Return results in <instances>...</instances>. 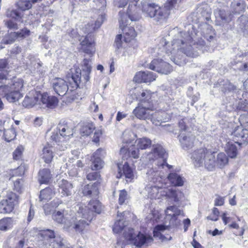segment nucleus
<instances>
[{
  "label": "nucleus",
  "instance_id": "54",
  "mask_svg": "<svg viewBox=\"0 0 248 248\" xmlns=\"http://www.w3.org/2000/svg\"><path fill=\"white\" fill-rule=\"evenodd\" d=\"M22 167L17 168L16 169L11 170L9 171V179L12 177L20 175L22 174Z\"/></svg>",
  "mask_w": 248,
  "mask_h": 248
},
{
  "label": "nucleus",
  "instance_id": "61",
  "mask_svg": "<svg viewBox=\"0 0 248 248\" xmlns=\"http://www.w3.org/2000/svg\"><path fill=\"white\" fill-rule=\"evenodd\" d=\"M102 135V132L101 130H96L93 135V141L95 143H98L99 141L100 137Z\"/></svg>",
  "mask_w": 248,
  "mask_h": 248
},
{
  "label": "nucleus",
  "instance_id": "50",
  "mask_svg": "<svg viewBox=\"0 0 248 248\" xmlns=\"http://www.w3.org/2000/svg\"><path fill=\"white\" fill-rule=\"evenodd\" d=\"M135 146L131 147L128 149V154L130 157H133L134 158H138L139 157V150L138 147L136 148Z\"/></svg>",
  "mask_w": 248,
  "mask_h": 248
},
{
  "label": "nucleus",
  "instance_id": "58",
  "mask_svg": "<svg viewBox=\"0 0 248 248\" xmlns=\"http://www.w3.org/2000/svg\"><path fill=\"white\" fill-rule=\"evenodd\" d=\"M219 16L222 20L225 22H229L232 20V16L231 15H229V16H227L225 11L220 10L219 13Z\"/></svg>",
  "mask_w": 248,
  "mask_h": 248
},
{
  "label": "nucleus",
  "instance_id": "10",
  "mask_svg": "<svg viewBox=\"0 0 248 248\" xmlns=\"http://www.w3.org/2000/svg\"><path fill=\"white\" fill-rule=\"evenodd\" d=\"M78 210V214H81L83 218L91 222L93 217V213H100L101 211V205L99 201L97 200H91L88 204L85 206L82 204H78L76 207Z\"/></svg>",
  "mask_w": 248,
  "mask_h": 248
},
{
  "label": "nucleus",
  "instance_id": "19",
  "mask_svg": "<svg viewBox=\"0 0 248 248\" xmlns=\"http://www.w3.org/2000/svg\"><path fill=\"white\" fill-rule=\"evenodd\" d=\"M179 140L182 148L186 150L192 148L194 145L195 137L190 133H181Z\"/></svg>",
  "mask_w": 248,
  "mask_h": 248
},
{
  "label": "nucleus",
  "instance_id": "55",
  "mask_svg": "<svg viewBox=\"0 0 248 248\" xmlns=\"http://www.w3.org/2000/svg\"><path fill=\"white\" fill-rule=\"evenodd\" d=\"M235 89V87L232 85L229 81H227L224 84H223L222 87V91L225 93L227 91H233Z\"/></svg>",
  "mask_w": 248,
  "mask_h": 248
},
{
  "label": "nucleus",
  "instance_id": "5",
  "mask_svg": "<svg viewBox=\"0 0 248 248\" xmlns=\"http://www.w3.org/2000/svg\"><path fill=\"white\" fill-rule=\"evenodd\" d=\"M120 28L123 31V35L125 42H129L136 36L137 33L132 26H128V18L131 21H136L140 19V16L137 11L136 5H129L126 14L120 11L119 13Z\"/></svg>",
  "mask_w": 248,
  "mask_h": 248
},
{
  "label": "nucleus",
  "instance_id": "53",
  "mask_svg": "<svg viewBox=\"0 0 248 248\" xmlns=\"http://www.w3.org/2000/svg\"><path fill=\"white\" fill-rule=\"evenodd\" d=\"M219 211L217 208L214 207L212 210V213L210 216L207 217L208 219L212 221H217L218 219Z\"/></svg>",
  "mask_w": 248,
  "mask_h": 248
},
{
  "label": "nucleus",
  "instance_id": "57",
  "mask_svg": "<svg viewBox=\"0 0 248 248\" xmlns=\"http://www.w3.org/2000/svg\"><path fill=\"white\" fill-rule=\"evenodd\" d=\"M127 199V192L124 190L120 191L119 202L120 204H123L125 201Z\"/></svg>",
  "mask_w": 248,
  "mask_h": 248
},
{
  "label": "nucleus",
  "instance_id": "1",
  "mask_svg": "<svg viewBox=\"0 0 248 248\" xmlns=\"http://www.w3.org/2000/svg\"><path fill=\"white\" fill-rule=\"evenodd\" d=\"M205 47L203 40L201 39L196 43L194 36L180 32L175 36L170 45L167 42L166 39L162 38L158 49L161 52L165 50L169 55L175 54L180 50L187 56L196 57L205 50Z\"/></svg>",
  "mask_w": 248,
  "mask_h": 248
},
{
  "label": "nucleus",
  "instance_id": "45",
  "mask_svg": "<svg viewBox=\"0 0 248 248\" xmlns=\"http://www.w3.org/2000/svg\"><path fill=\"white\" fill-rule=\"evenodd\" d=\"M3 200L7 201L9 204L13 205V207H15V206L18 203L17 196L12 192L8 193L7 195L6 199Z\"/></svg>",
  "mask_w": 248,
  "mask_h": 248
},
{
  "label": "nucleus",
  "instance_id": "17",
  "mask_svg": "<svg viewBox=\"0 0 248 248\" xmlns=\"http://www.w3.org/2000/svg\"><path fill=\"white\" fill-rule=\"evenodd\" d=\"M38 96H40L39 107L53 108L58 105V99L54 96H49L46 93L43 94L40 93Z\"/></svg>",
  "mask_w": 248,
  "mask_h": 248
},
{
  "label": "nucleus",
  "instance_id": "20",
  "mask_svg": "<svg viewBox=\"0 0 248 248\" xmlns=\"http://www.w3.org/2000/svg\"><path fill=\"white\" fill-rule=\"evenodd\" d=\"M118 169V174L117 175L118 178H121L124 175L125 178L129 179L131 181L134 178V174L132 169L129 167L127 162H119L117 164Z\"/></svg>",
  "mask_w": 248,
  "mask_h": 248
},
{
  "label": "nucleus",
  "instance_id": "42",
  "mask_svg": "<svg viewBox=\"0 0 248 248\" xmlns=\"http://www.w3.org/2000/svg\"><path fill=\"white\" fill-rule=\"evenodd\" d=\"M14 209L13 205L9 204L7 201L2 200L0 202V214H8L12 212Z\"/></svg>",
  "mask_w": 248,
  "mask_h": 248
},
{
  "label": "nucleus",
  "instance_id": "27",
  "mask_svg": "<svg viewBox=\"0 0 248 248\" xmlns=\"http://www.w3.org/2000/svg\"><path fill=\"white\" fill-rule=\"evenodd\" d=\"M147 178L149 183H163L164 179L160 175V173L155 169H151L146 173Z\"/></svg>",
  "mask_w": 248,
  "mask_h": 248
},
{
  "label": "nucleus",
  "instance_id": "36",
  "mask_svg": "<svg viewBox=\"0 0 248 248\" xmlns=\"http://www.w3.org/2000/svg\"><path fill=\"white\" fill-rule=\"evenodd\" d=\"M55 195V191L52 188L46 187L40 191V200L41 201H48Z\"/></svg>",
  "mask_w": 248,
  "mask_h": 248
},
{
  "label": "nucleus",
  "instance_id": "46",
  "mask_svg": "<svg viewBox=\"0 0 248 248\" xmlns=\"http://www.w3.org/2000/svg\"><path fill=\"white\" fill-rule=\"evenodd\" d=\"M16 136L15 130L13 128L5 130L4 137L6 141L9 142L14 140Z\"/></svg>",
  "mask_w": 248,
  "mask_h": 248
},
{
  "label": "nucleus",
  "instance_id": "13",
  "mask_svg": "<svg viewBox=\"0 0 248 248\" xmlns=\"http://www.w3.org/2000/svg\"><path fill=\"white\" fill-rule=\"evenodd\" d=\"M40 234L45 240L49 239L51 243L50 246H51L52 248H69L65 241L61 236H55L54 232L52 230H43Z\"/></svg>",
  "mask_w": 248,
  "mask_h": 248
},
{
  "label": "nucleus",
  "instance_id": "31",
  "mask_svg": "<svg viewBox=\"0 0 248 248\" xmlns=\"http://www.w3.org/2000/svg\"><path fill=\"white\" fill-rule=\"evenodd\" d=\"M95 129L94 124L92 122L83 123L80 129V134L82 136L90 135Z\"/></svg>",
  "mask_w": 248,
  "mask_h": 248
},
{
  "label": "nucleus",
  "instance_id": "52",
  "mask_svg": "<svg viewBox=\"0 0 248 248\" xmlns=\"http://www.w3.org/2000/svg\"><path fill=\"white\" fill-rule=\"evenodd\" d=\"M24 148L22 146H18L13 152V158L15 160H18L22 156Z\"/></svg>",
  "mask_w": 248,
  "mask_h": 248
},
{
  "label": "nucleus",
  "instance_id": "48",
  "mask_svg": "<svg viewBox=\"0 0 248 248\" xmlns=\"http://www.w3.org/2000/svg\"><path fill=\"white\" fill-rule=\"evenodd\" d=\"M168 226L164 225H158L154 230V236L160 238L162 236L161 232L166 230Z\"/></svg>",
  "mask_w": 248,
  "mask_h": 248
},
{
  "label": "nucleus",
  "instance_id": "56",
  "mask_svg": "<svg viewBox=\"0 0 248 248\" xmlns=\"http://www.w3.org/2000/svg\"><path fill=\"white\" fill-rule=\"evenodd\" d=\"M239 120L242 125L248 129V115H241Z\"/></svg>",
  "mask_w": 248,
  "mask_h": 248
},
{
  "label": "nucleus",
  "instance_id": "12",
  "mask_svg": "<svg viewBox=\"0 0 248 248\" xmlns=\"http://www.w3.org/2000/svg\"><path fill=\"white\" fill-rule=\"evenodd\" d=\"M145 155V157L150 161H156L155 164L158 167L164 168L165 165L169 167L166 162L167 155L165 150L160 145H154L152 151Z\"/></svg>",
  "mask_w": 248,
  "mask_h": 248
},
{
  "label": "nucleus",
  "instance_id": "9",
  "mask_svg": "<svg viewBox=\"0 0 248 248\" xmlns=\"http://www.w3.org/2000/svg\"><path fill=\"white\" fill-rule=\"evenodd\" d=\"M91 61L90 59L84 58L81 64V70L75 68L73 69L74 72L72 71V78L77 86L80 82L85 83L89 80L92 70Z\"/></svg>",
  "mask_w": 248,
  "mask_h": 248
},
{
  "label": "nucleus",
  "instance_id": "41",
  "mask_svg": "<svg viewBox=\"0 0 248 248\" xmlns=\"http://www.w3.org/2000/svg\"><path fill=\"white\" fill-rule=\"evenodd\" d=\"M13 225V219L11 217H5L0 220V230L6 231Z\"/></svg>",
  "mask_w": 248,
  "mask_h": 248
},
{
  "label": "nucleus",
  "instance_id": "40",
  "mask_svg": "<svg viewBox=\"0 0 248 248\" xmlns=\"http://www.w3.org/2000/svg\"><path fill=\"white\" fill-rule=\"evenodd\" d=\"M232 8L233 9L234 14H240L245 9V6L241 0H234L232 2Z\"/></svg>",
  "mask_w": 248,
  "mask_h": 248
},
{
  "label": "nucleus",
  "instance_id": "8",
  "mask_svg": "<svg viewBox=\"0 0 248 248\" xmlns=\"http://www.w3.org/2000/svg\"><path fill=\"white\" fill-rule=\"evenodd\" d=\"M84 219L82 214H75L73 212V215L70 217L69 222L65 224L66 231L70 232L74 230L76 232L79 233L83 237H84L85 234L88 230L90 222L87 220L86 221Z\"/></svg>",
  "mask_w": 248,
  "mask_h": 248
},
{
  "label": "nucleus",
  "instance_id": "39",
  "mask_svg": "<svg viewBox=\"0 0 248 248\" xmlns=\"http://www.w3.org/2000/svg\"><path fill=\"white\" fill-rule=\"evenodd\" d=\"M51 178L50 171L47 169H43L39 172L38 180L40 184L47 183Z\"/></svg>",
  "mask_w": 248,
  "mask_h": 248
},
{
  "label": "nucleus",
  "instance_id": "11",
  "mask_svg": "<svg viewBox=\"0 0 248 248\" xmlns=\"http://www.w3.org/2000/svg\"><path fill=\"white\" fill-rule=\"evenodd\" d=\"M125 239L137 247H141L144 245H150L153 241V238L144 234L140 232L136 233L133 229L128 228L124 234Z\"/></svg>",
  "mask_w": 248,
  "mask_h": 248
},
{
  "label": "nucleus",
  "instance_id": "33",
  "mask_svg": "<svg viewBox=\"0 0 248 248\" xmlns=\"http://www.w3.org/2000/svg\"><path fill=\"white\" fill-rule=\"evenodd\" d=\"M82 193L85 196L91 194L97 195L98 193L97 185L95 183H90L85 186L83 188Z\"/></svg>",
  "mask_w": 248,
  "mask_h": 248
},
{
  "label": "nucleus",
  "instance_id": "18",
  "mask_svg": "<svg viewBox=\"0 0 248 248\" xmlns=\"http://www.w3.org/2000/svg\"><path fill=\"white\" fill-rule=\"evenodd\" d=\"M73 212V211L70 209L63 211L62 212L60 211H55L52 214V218L58 223L63 224V229L66 230L65 224L70 221Z\"/></svg>",
  "mask_w": 248,
  "mask_h": 248
},
{
  "label": "nucleus",
  "instance_id": "16",
  "mask_svg": "<svg viewBox=\"0 0 248 248\" xmlns=\"http://www.w3.org/2000/svg\"><path fill=\"white\" fill-rule=\"evenodd\" d=\"M165 214L166 219L170 220V226H175L179 224L180 221L177 219L178 216L181 215L183 216V211L175 206L168 207L165 210Z\"/></svg>",
  "mask_w": 248,
  "mask_h": 248
},
{
  "label": "nucleus",
  "instance_id": "38",
  "mask_svg": "<svg viewBox=\"0 0 248 248\" xmlns=\"http://www.w3.org/2000/svg\"><path fill=\"white\" fill-rule=\"evenodd\" d=\"M238 110L248 111V92L242 94V98H240L237 106Z\"/></svg>",
  "mask_w": 248,
  "mask_h": 248
},
{
  "label": "nucleus",
  "instance_id": "32",
  "mask_svg": "<svg viewBox=\"0 0 248 248\" xmlns=\"http://www.w3.org/2000/svg\"><path fill=\"white\" fill-rule=\"evenodd\" d=\"M232 134L238 138L246 140L248 138V129L241 124L235 128L232 132Z\"/></svg>",
  "mask_w": 248,
  "mask_h": 248
},
{
  "label": "nucleus",
  "instance_id": "64",
  "mask_svg": "<svg viewBox=\"0 0 248 248\" xmlns=\"http://www.w3.org/2000/svg\"><path fill=\"white\" fill-rule=\"evenodd\" d=\"M224 203V198L218 196L215 200V206H221Z\"/></svg>",
  "mask_w": 248,
  "mask_h": 248
},
{
  "label": "nucleus",
  "instance_id": "14",
  "mask_svg": "<svg viewBox=\"0 0 248 248\" xmlns=\"http://www.w3.org/2000/svg\"><path fill=\"white\" fill-rule=\"evenodd\" d=\"M79 41L82 51L89 55L90 57H92L95 52L93 38L91 35L88 34L85 37L82 36Z\"/></svg>",
  "mask_w": 248,
  "mask_h": 248
},
{
  "label": "nucleus",
  "instance_id": "26",
  "mask_svg": "<svg viewBox=\"0 0 248 248\" xmlns=\"http://www.w3.org/2000/svg\"><path fill=\"white\" fill-rule=\"evenodd\" d=\"M60 193L62 197H68L72 194L73 185L68 181L62 179L58 182Z\"/></svg>",
  "mask_w": 248,
  "mask_h": 248
},
{
  "label": "nucleus",
  "instance_id": "25",
  "mask_svg": "<svg viewBox=\"0 0 248 248\" xmlns=\"http://www.w3.org/2000/svg\"><path fill=\"white\" fill-rule=\"evenodd\" d=\"M137 94V99L139 100L140 103L153 104L152 98L155 95L154 93H152L150 90L140 89Z\"/></svg>",
  "mask_w": 248,
  "mask_h": 248
},
{
  "label": "nucleus",
  "instance_id": "6",
  "mask_svg": "<svg viewBox=\"0 0 248 248\" xmlns=\"http://www.w3.org/2000/svg\"><path fill=\"white\" fill-rule=\"evenodd\" d=\"M141 6L142 12L146 16L154 18L155 20L160 23L165 21L170 14L164 6L160 7L154 3L142 1Z\"/></svg>",
  "mask_w": 248,
  "mask_h": 248
},
{
  "label": "nucleus",
  "instance_id": "43",
  "mask_svg": "<svg viewBox=\"0 0 248 248\" xmlns=\"http://www.w3.org/2000/svg\"><path fill=\"white\" fill-rule=\"evenodd\" d=\"M103 16H101V17L95 21L94 24L92 23L91 25H87V26L85 28V32L89 34L94 31L96 28H99L103 22Z\"/></svg>",
  "mask_w": 248,
  "mask_h": 248
},
{
  "label": "nucleus",
  "instance_id": "28",
  "mask_svg": "<svg viewBox=\"0 0 248 248\" xmlns=\"http://www.w3.org/2000/svg\"><path fill=\"white\" fill-rule=\"evenodd\" d=\"M125 212L122 213H118L117 218L116 221L115 222L113 227V231L115 233L120 232L126 226L127 223L124 220V216Z\"/></svg>",
  "mask_w": 248,
  "mask_h": 248
},
{
  "label": "nucleus",
  "instance_id": "62",
  "mask_svg": "<svg viewBox=\"0 0 248 248\" xmlns=\"http://www.w3.org/2000/svg\"><path fill=\"white\" fill-rule=\"evenodd\" d=\"M5 25L10 29H17V25L16 23H14L12 20L4 21Z\"/></svg>",
  "mask_w": 248,
  "mask_h": 248
},
{
  "label": "nucleus",
  "instance_id": "15",
  "mask_svg": "<svg viewBox=\"0 0 248 248\" xmlns=\"http://www.w3.org/2000/svg\"><path fill=\"white\" fill-rule=\"evenodd\" d=\"M149 68L164 74H168L172 71V68L169 63L159 59L153 60L149 65Z\"/></svg>",
  "mask_w": 248,
  "mask_h": 248
},
{
  "label": "nucleus",
  "instance_id": "29",
  "mask_svg": "<svg viewBox=\"0 0 248 248\" xmlns=\"http://www.w3.org/2000/svg\"><path fill=\"white\" fill-rule=\"evenodd\" d=\"M41 156L46 163H50L54 157L53 147L49 145L45 146L43 149Z\"/></svg>",
  "mask_w": 248,
  "mask_h": 248
},
{
  "label": "nucleus",
  "instance_id": "2",
  "mask_svg": "<svg viewBox=\"0 0 248 248\" xmlns=\"http://www.w3.org/2000/svg\"><path fill=\"white\" fill-rule=\"evenodd\" d=\"M216 153L205 147L195 150L191 154V158L194 166L200 167L204 166L207 170H212L216 166L220 168L228 163V158L224 153L218 154L216 159Z\"/></svg>",
  "mask_w": 248,
  "mask_h": 248
},
{
  "label": "nucleus",
  "instance_id": "24",
  "mask_svg": "<svg viewBox=\"0 0 248 248\" xmlns=\"http://www.w3.org/2000/svg\"><path fill=\"white\" fill-rule=\"evenodd\" d=\"M52 85L55 92L60 96L64 95L68 91L66 82L61 78H54Z\"/></svg>",
  "mask_w": 248,
  "mask_h": 248
},
{
  "label": "nucleus",
  "instance_id": "35",
  "mask_svg": "<svg viewBox=\"0 0 248 248\" xmlns=\"http://www.w3.org/2000/svg\"><path fill=\"white\" fill-rule=\"evenodd\" d=\"M237 143L228 142L225 147V151L229 157L235 158L237 155Z\"/></svg>",
  "mask_w": 248,
  "mask_h": 248
},
{
  "label": "nucleus",
  "instance_id": "34",
  "mask_svg": "<svg viewBox=\"0 0 248 248\" xmlns=\"http://www.w3.org/2000/svg\"><path fill=\"white\" fill-rule=\"evenodd\" d=\"M168 178L171 184L174 186H182L184 183V178L176 173H170Z\"/></svg>",
  "mask_w": 248,
  "mask_h": 248
},
{
  "label": "nucleus",
  "instance_id": "7",
  "mask_svg": "<svg viewBox=\"0 0 248 248\" xmlns=\"http://www.w3.org/2000/svg\"><path fill=\"white\" fill-rule=\"evenodd\" d=\"M23 87V80L17 79L12 84L0 86V94L9 102H15L23 96L21 93Z\"/></svg>",
  "mask_w": 248,
  "mask_h": 248
},
{
  "label": "nucleus",
  "instance_id": "30",
  "mask_svg": "<svg viewBox=\"0 0 248 248\" xmlns=\"http://www.w3.org/2000/svg\"><path fill=\"white\" fill-rule=\"evenodd\" d=\"M162 218V215L158 210L156 209L153 206H151L149 209V212L146 217L148 221H153L154 222H158Z\"/></svg>",
  "mask_w": 248,
  "mask_h": 248
},
{
  "label": "nucleus",
  "instance_id": "47",
  "mask_svg": "<svg viewBox=\"0 0 248 248\" xmlns=\"http://www.w3.org/2000/svg\"><path fill=\"white\" fill-rule=\"evenodd\" d=\"M59 129L60 134L62 137H69L73 134L71 129L67 125H60L59 126Z\"/></svg>",
  "mask_w": 248,
  "mask_h": 248
},
{
  "label": "nucleus",
  "instance_id": "44",
  "mask_svg": "<svg viewBox=\"0 0 248 248\" xmlns=\"http://www.w3.org/2000/svg\"><path fill=\"white\" fill-rule=\"evenodd\" d=\"M181 1V0H167L164 6L170 13L171 11L178 8Z\"/></svg>",
  "mask_w": 248,
  "mask_h": 248
},
{
  "label": "nucleus",
  "instance_id": "51",
  "mask_svg": "<svg viewBox=\"0 0 248 248\" xmlns=\"http://www.w3.org/2000/svg\"><path fill=\"white\" fill-rule=\"evenodd\" d=\"M6 15L7 17L15 18L16 19L21 18L19 13L16 10L8 9L6 11Z\"/></svg>",
  "mask_w": 248,
  "mask_h": 248
},
{
  "label": "nucleus",
  "instance_id": "63",
  "mask_svg": "<svg viewBox=\"0 0 248 248\" xmlns=\"http://www.w3.org/2000/svg\"><path fill=\"white\" fill-rule=\"evenodd\" d=\"M100 176V174L96 172H93L89 173L87 175V178L89 180H94L97 179Z\"/></svg>",
  "mask_w": 248,
  "mask_h": 248
},
{
  "label": "nucleus",
  "instance_id": "60",
  "mask_svg": "<svg viewBox=\"0 0 248 248\" xmlns=\"http://www.w3.org/2000/svg\"><path fill=\"white\" fill-rule=\"evenodd\" d=\"M122 34H119L117 35L115 41V45L116 46V48L117 49H119L122 47Z\"/></svg>",
  "mask_w": 248,
  "mask_h": 248
},
{
  "label": "nucleus",
  "instance_id": "59",
  "mask_svg": "<svg viewBox=\"0 0 248 248\" xmlns=\"http://www.w3.org/2000/svg\"><path fill=\"white\" fill-rule=\"evenodd\" d=\"M23 181L22 179H18L14 182V185L15 189L19 192L21 190Z\"/></svg>",
  "mask_w": 248,
  "mask_h": 248
},
{
  "label": "nucleus",
  "instance_id": "22",
  "mask_svg": "<svg viewBox=\"0 0 248 248\" xmlns=\"http://www.w3.org/2000/svg\"><path fill=\"white\" fill-rule=\"evenodd\" d=\"M39 92L35 91H31L25 97L23 102V105L27 108H31L34 106H39L40 101Z\"/></svg>",
  "mask_w": 248,
  "mask_h": 248
},
{
  "label": "nucleus",
  "instance_id": "37",
  "mask_svg": "<svg viewBox=\"0 0 248 248\" xmlns=\"http://www.w3.org/2000/svg\"><path fill=\"white\" fill-rule=\"evenodd\" d=\"M135 146H136L139 149L144 150L150 147L152 144V141L150 139L143 137L138 139L135 142Z\"/></svg>",
  "mask_w": 248,
  "mask_h": 248
},
{
  "label": "nucleus",
  "instance_id": "4",
  "mask_svg": "<svg viewBox=\"0 0 248 248\" xmlns=\"http://www.w3.org/2000/svg\"><path fill=\"white\" fill-rule=\"evenodd\" d=\"M153 104H146L139 103L138 106L133 110V113L138 119L141 120H150L155 125H158L160 121H167L171 116L165 112H155Z\"/></svg>",
  "mask_w": 248,
  "mask_h": 248
},
{
  "label": "nucleus",
  "instance_id": "3",
  "mask_svg": "<svg viewBox=\"0 0 248 248\" xmlns=\"http://www.w3.org/2000/svg\"><path fill=\"white\" fill-rule=\"evenodd\" d=\"M164 185L163 183H149L145 187V191L147 196L152 199L165 197L166 199L177 202L184 198L182 191L176 188H166Z\"/></svg>",
  "mask_w": 248,
  "mask_h": 248
},
{
  "label": "nucleus",
  "instance_id": "23",
  "mask_svg": "<svg viewBox=\"0 0 248 248\" xmlns=\"http://www.w3.org/2000/svg\"><path fill=\"white\" fill-rule=\"evenodd\" d=\"M155 78V75L152 72L140 71L135 75L133 81L137 83H147L154 81Z\"/></svg>",
  "mask_w": 248,
  "mask_h": 248
},
{
  "label": "nucleus",
  "instance_id": "49",
  "mask_svg": "<svg viewBox=\"0 0 248 248\" xmlns=\"http://www.w3.org/2000/svg\"><path fill=\"white\" fill-rule=\"evenodd\" d=\"M17 4L19 9L22 11L28 10L31 7V4L29 0H20Z\"/></svg>",
  "mask_w": 248,
  "mask_h": 248
},
{
  "label": "nucleus",
  "instance_id": "21",
  "mask_svg": "<svg viewBox=\"0 0 248 248\" xmlns=\"http://www.w3.org/2000/svg\"><path fill=\"white\" fill-rule=\"evenodd\" d=\"M105 154V151L101 148L97 149L94 153L91 158L92 170H98L103 168L104 162L101 158L104 156Z\"/></svg>",
  "mask_w": 248,
  "mask_h": 248
}]
</instances>
